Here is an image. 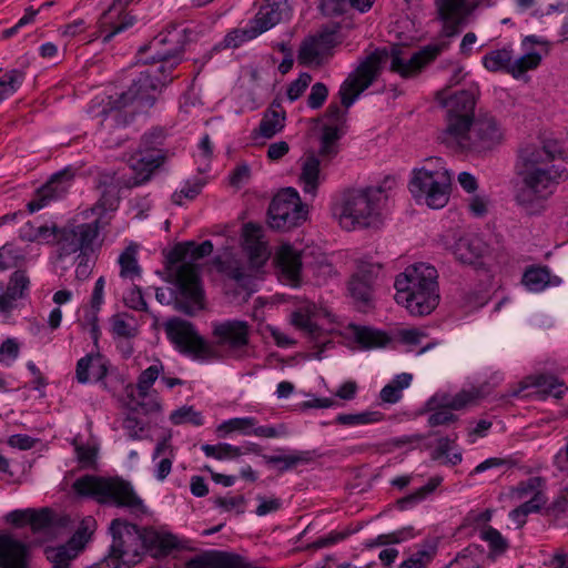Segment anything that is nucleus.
<instances>
[{"mask_svg":"<svg viewBox=\"0 0 568 568\" xmlns=\"http://www.w3.org/2000/svg\"><path fill=\"white\" fill-rule=\"evenodd\" d=\"M171 435L164 436L161 440L158 442L155 449L153 452V459L159 458L160 456L168 454L166 457L162 458L155 469V477L159 480H164L172 469L174 452L173 447L170 444Z\"/></svg>","mask_w":568,"mask_h":568,"instance_id":"nucleus-35","label":"nucleus"},{"mask_svg":"<svg viewBox=\"0 0 568 568\" xmlns=\"http://www.w3.org/2000/svg\"><path fill=\"white\" fill-rule=\"evenodd\" d=\"M518 175L521 176L525 189L518 192L516 200L519 204L526 205L532 197L546 199L552 194L559 181L566 180L568 173L565 168L548 164Z\"/></svg>","mask_w":568,"mask_h":568,"instance_id":"nucleus-15","label":"nucleus"},{"mask_svg":"<svg viewBox=\"0 0 568 568\" xmlns=\"http://www.w3.org/2000/svg\"><path fill=\"white\" fill-rule=\"evenodd\" d=\"M97 521L92 517L82 519L80 526L75 530L73 537L68 544L70 548H74L77 552L81 550L84 545L90 540L93 531L95 530Z\"/></svg>","mask_w":568,"mask_h":568,"instance_id":"nucleus-47","label":"nucleus"},{"mask_svg":"<svg viewBox=\"0 0 568 568\" xmlns=\"http://www.w3.org/2000/svg\"><path fill=\"white\" fill-rule=\"evenodd\" d=\"M52 6H54V1L43 2L39 9H33V7H28L26 9L24 16L13 27L8 28L2 31L1 38L9 39V38L16 36L22 27H24L29 23H32L38 13H40L44 9L51 8Z\"/></svg>","mask_w":568,"mask_h":568,"instance_id":"nucleus-52","label":"nucleus"},{"mask_svg":"<svg viewBox=\"0 0 568 568\" xmlns=\"http://www.w3.org/2000/svg\"><path fill=\"white\" fill-rule=\"evenodd\" d=\"M108 531L112 538L108 554L92 568H132L141 558L139 526L115 518Z\"/></svg>","mask_w":568,"mask_h":568,"instance_id":"nucleus-7","label":"nucleus"},{"mask_svg":"<svg viewBox=\"0 0 568 568\" xmlns=\"http://www.w3.org/2000/svg\"><path fill=\"white\" fill-rule=\"evenodd\" d=\"M328 95L327 87L322 82H316L312 85L311 92L307 97V105L311 109H320Z\"/></svg>","mask_w":568,"mask_h":568,"instance_id":"nucleus-60","label":"nucleus"},{"mask_svg":"<svg viewBox=\"0 0 568 568\" xmlns=\"http://www.w3.org/2000/svg\"><path fill=\"white\" fill-rule=\"evenodd\" d=\"M186 30L175 27L160 32L149 44L139 49V54L153 51L143 60L144 64L161 63L140 72L131 85L116 97H110L100 112V124L111 132L128 126L139 113L146 112L156 102L158 94L173 81L172 72L181 63L186 42Z\"/></svg>","mask_w":568,"mask_h":568,"instance_id":"nucleus-1","label":"nucleus"},{"mask_svg":"<svg viewBox=\"0 0 568 568\" xmlns=\"http://www.w3.org/2000/svg\"><path fill=\"white\" fill-rule=\"evenodd\" d=\"M547 501V497L542 491H536L531 498L517 508H515L516 515H529L531 513H538Z\"/></svg>","mask_w":568,"mask_h":568,"instance_id":"nucleus-58","label":"nucleus"},{"mask_svg":"<svg viewBox=\"0 0 568 568\" xmlns=\"http://www.w3.org/2000/svg\"><path fill=\"white\" fill-rule=\"evenodd\" d=\"M140 541H141V556L146 550L159 549L160 532L151 527H139Z\"/></svg>","mask_w":568,"mask_h":568,"instance_id":"nucleus-57","label":"nucleus"},{"mask_svg":"<svg viewBox=\"0 0 568 568\" xmlns=\"http://www.w3.org/2000/svg\"><path fill=\"white\" fill-rule=\"evenodd\" d=\"M448 47V39L442 38L435 43L423 47L408 59L404 58V49L398 44L392 45L390 49L386 47L375 49L359 62L356 69L342 83L338 91L342 105L345 109L353 105L361 93L377 80L383 65L389 59V70L392 72L398 73L405 79L413 78Z\"/></svg>","mask_w":568,"mask_h":568,"instance_id":"nucleus-2","label":"nucleus"},{"mask_svg":"<svg viewBox=\"0 0 568 568\" xmlns=\"http://www.w3.org/2000/svg\"><path fill=\"white\" fill-rule=\"evenodd\" d=\"M542 485L544 479L541 477H530L525 481H520L514 491L518 498L523 499L529 494L534 495L536 491H542Z\"/></svg>","mask_w":568,"mask_h":568,"instance_id":"nucleus-63","label":"nucleus"},{"mask_svg":"<svg viewBox=\"0 0 568 568\" xmlns=\"http://www.w3.org/2000/svg\"><path fill=\"white\" fill-rule=\"evenodd\" d=\"M446 89L437 91L436 101L447 110L446 130L442 133V142H454L462 133L468 131L475 121V106L479 95L478 87L460 90L446 97Z\"/></svg>","mask_w":568,"mask_h":568,"instance_id":"nucleus-8","label":"nucleus"},{"mask_svg":"<svg viewBox=\"0 0 568 568\" xmlns=\"http://www.w3.org/2000/svg\"><path fill=\"white\" fill-rule=\"evenodd\" d=\"M165 139L166 134L162 128H153L142 135L138 151L129 160L133 175L124 182L128 189L146 183L154 171L164 163L166 153L162 146Z\"/></svg>","mask_w":568,"mask_h":568,"instance_id":"nucleus-9","label":"nucleus"},{"mask_svg":"<svg viewBox=\"0 0 568 568\" xmlns=\"http://www.w3.org/2000/svg\"><path fill=\"white\" fill-rule=\"evenodd\" d=\"M532 385L537 387L545 395L555 398H561L567 387L556 376L548 374H540L534 377Z\"/></svg>","mask_w":568,"mask_h":568,"instance_id":"nucleus-42","label":"nucleus"},{"mask_svg":"<svg viewBox=\"0 0 568 568\" xmlns=\"http://www.w3.org/2000/svg\"><path fill=\"white\" fill-rule=\"evenodd\" d=\"M311 81H312L311 74H308L306 72L301 73L300 77L296 80H294L287 88L288 100L295 101L300 97H302V94L304 93V91L306 90V88L308 87Z\"/></svg>","mask_w":568,"mask_h":568,"instance_id":"nucleus-64","label":"nucleus"},{"mask_svg":"<svg viewBox=\"0 0 568 568\" xmlns=\"http://www.w3.org/2000/svg\"><path fill=\"white\" fill-rule=\"evenodd\" d=\"M119 264L121 267L120 275L122 277L139 276L141 274V267L136 261V250L134 246H128L119 256Z\"/></svg>","mask_w":568,"mask_h":568,"instance_id":"nucleus-51","label":"nucleus"},{"mask_svg":"<svg viewBox=\"0 0 568 568\" xmlns=\"http://www.w3.org/2000/svg\"><path fill=\"white\" fill-rule=\"evenodd\" d=\"M409 190L415 199L424 197L432 209L444 207L449 200L450 176L445 170H417L409 183Z\"/></svg>","mask_w":568,"mask_h":568,"instance_id":"nucleus-14","label":"nucleus"},{"mask_svg":"<svg viewBox=\"0 0 568 568\" xmlns=\"http://www.w3.org/2000/svg\"><path fill=\"white\" fill-rule=\"evenodd\" d=\"M100 219L89 223L65 224L62 227L52 225L54 244L58 246L59 257L69 256L79 252L78 258L84 260L94 252V245L100 233Z\"/></svg>","mask_w":568,"mask_h":568,"instance_id":"nucleus-11","label":"nucleus"},{"mask_svg":"<svg viewBox=\"0 0 568 568\" xmlns=\"http://www.w3.org/2000/svg\"><path fill=\"white\" fill-rule=\"evenodd\" d=\"M348 291L359 312H368L374 308V285L362 282L357 277H351Z\"/></svg>","mask_w":568,"mask_h":568,"instance_id":"nucleus-33","label":"nucleus"},{"mask_svg":"<svg viewBox=\"0 0 568 568\" xmlns=\"http://www.w3.org/2000/svg\"><path fill=\"white\" fill-rule=\"evenodd\" d=\"M523 284L531 292H540L550 283V272L547 266H529L524 272Z\"/></svg>","mask_w":568,"mask_h":568,"instance_id":"nucleus-39","label":"nucleus"},{"mask_svg":"<svg viewBox=\"0 0 568 568\" xmlns=\"http://www.w3.org/2000/svg\"><path fill=\"white\" fill-rule=\"evenodd\" d=\"M201 449L207 457H213L219 460L235 458L243 454L241 447L227 443H220L217 445L204 444Z\"/></svg>","mask_w":568,"mask_h":568,"instance_id":"nucleus-49","label":"nucleus"},{"mask_svg":"<svg viewBox=\"0 0 568 568\" xmlns=\"http://www.w3.org/2000/svg\"><path fill=\"white\" fill-rule=\"evenodd\" d=\"M202 186H203V183L200 179H196L192 183L186 182V184L181 189L180 192H175L172 195V200L175 204L181 205L183 197L189 199V200L195 199L200 194Z\"/></svg>","mask_w":568,"mask_h":568,"instance_id":"nucleus-61","label":"nucleus"},{"mask_svg":"<svg viewBox=\"0 0 568 568\" xmlns=\"http://www.w3.org/2000/svg\"><path fill=\"white\" fill-rule=\"evenodd\" d=\"M130 396H131V406H130L131 413H136V414L141 413L144 415H148L151 413L160 412V409H161V404L158 400V396L155 393L151 394L150 390H145V395L138 394L136 399L133 397V395H130Z\"/></svg>","mask_w":568,"mask_h":568,"instance_id":"nucleus-45","label":"nucleus"},{"mask_svg":"<svg viewBox=\"0 0 568 568\" xmlns=\"http://www.w3.org/2000/svg\"><path fill=\"white\" fill-rule=\"evenodd\" d=\"M164 366L160 361L144 369L138 377L136 390L139 395H145V390H150L154 382L163 373Z\"/></svg>","mask_w":568,"mask_h":568,"instance_id":"nucleus-53","label":"nucleus"},{"mask_svg":"<svg viewBox=\"0 0 568 568\" xmlns=\"http://www.w3.org/2000/svg\"><path fill=\"white\" fill-rule=\"evenodd\" d=\"M413 381V375L409 373H402L396 375L387 385H385L381 393L379 398L387 404H395L400 400L403 390L409 387Z\"/></svg>","mask_w":568,"mask_h":568,"instance_id":"nucleus-36","label":"nucleus"},{"mask_svg":"<svg viewBox=\"0 0 568 568\" xmlns=\"http://www.w3.org/2000/svg\"><path fill=\"white\" fill-rule=\"evenodd\" d=\"M187 568H252L241 556L206 550L187 561Z\"/></svg>","mask_w":568,"mask_h":568,"instance_id":"nucleus-24","label":"nucleus"},{"mask_svg":"<svg viewBox=\"0 0 568 568\" xmlns=\"http://www.w3.org/2000/svg\"><path fill=\"white\" fill-rule=\"evenodd\" d=\"M257 36H260V32H257V29L255 28L254 23L251 20L250 27L244 29H234L230 31L225 36L223 44L225 48H239L245 41L252 40Z\"/></svg>","mask_w":568,"mask_h":568,"instance_id":"nucleus-50","label":"nucleus"},{"mask_svg":"<svg viewBox=\"0 0 568 568\" xmlns=\"http://www.w3.org/2000/svg\"><path fill=\"white\" fill-rule=\"evenodd\" d=\"M541 61V57L537 52H528L521 55L516 61L511 62V68L509 69V73L514 78H518L528 70L536 69Z\"/></svg>","mask_w":568,"mask_h":568,"instance_id":"nucleus-55","label":"nucleus"},{"mask_svg":"<svg viewBox=\"0 0 568 568\" xmlns=\"http://www.w3.org/2000/svg\"><path fill=\"white\" fill-rule=\"evenodd\" d=\"M72 487L77 494L92 497L100 504L138 510L144 508L143 500L136 495L132 485L121 478L84 475L78 478Z\"/></svg>","mask_w":568,"mask_h":568,"instance_id":"nucleus-6","label":"nucleus"},{"mask_svg":"<svg viewBox=\"0 0 568 568\" xmlns=\"http://www.w3.org/2000/svg\"><path fill=\"white\" fill-rule=\"evenodd\" d=\"M321 53L316 41L312 39L304 41L298 50V62L301 64H311L318 60Z\"/></svg>","mask_w":568,"mask_h":568,"instance_id":"nucleus-62","label":"nucleus"},{"mask_svg":"<svg viewBox=\"0 0 568 568\" xmlns=\"http://www.w3.org/2000/svg\"><path fill=\"white\" fill-rule=\"evenodd\" d=\"M438 19L443 27L440 38H453L467 24L468 17L476 8L471 0H436Z\"/></svg>","mask_w":568,"mask_h":568,"instance_id":"nucleus-17","label":"nucleus"},{"mask_svg":"<svg viewBox=\"0 0 568 568\" xmlns=\"http://www.w3.org/2000/svg\"><path fill=\"white\" fill-rule=\"evenodd\" d=\"M356 343L363 348H374L385 346L389 337L382 331L365 326H353Z\"/></svg>","mask_w":568,"mask_h":568,"instance_id":"nucleus-40","label":"nucleus"},{"mask_svg":"<svg viewBox=\"0 0 568 568\" xmlns=\"http://www.w3.org/2000/svg\"><path fill=\"white\" fill-rule=\"evenodd\" d=\"M47 559L51 562V568H70L71 561L77 557V550L69 545L59 547H47Z\"/></svg>","mask_w":568,"mask_h":568,"instance_id":"nucleus-43","label":"nucleus"},{"mask_svg":"<svg viewBox=\"0 0 568 568\" xmlns=\"http://www.w3.org/2000/svg\"><path fill=\"white\" fill-rule=\"evenodd\" d=\"M212 252L213 243L210 240H206L201 244H196L194 241L178 243L166 256L169 264L168 271H174L176 267L175 265L179 263L184 264L183 262L187 257H190L191 261H197L209 256Z\"/></svg>","mask_w":568,"mask_h":568,"instance_id":"nucleus-26","label":"nucleus"},{"mask_svg":"<svg viewBox=\"0 0 568 568\" xmlns=\"http://www.w3.org/2000/svg\"><path fill=\"white\" fill-rule=\"evenodd\" d=\"M321 162L314 155H308L302 164L300 182L303 184V191L306 194L315 196L320 185Z\"/></svg>","mask_w":568,"mask_h":568,"instance_id":"nucleus-34","label":"nucleus"},{"mask_svg":"<svg viewBox=\"0 0 568 568\" xmlns=\"http://www.w3.org/2000/svg\"><path fill=\"white\" fill-rule=\"evenodd\" d=\"M288 16L290 6L287 0H267L266 3L260 8L254 19H252V22L261 34L287 19Z\"/></svg>","mask_w":568,"mask_h":568,"instance_id":"nucleus-27","label":"nucleus"},{"mask_svg":"<svg viewBox=\"0 0 568 568\" xmlns=\"http://www.w3.org/2000/svg\"><path fill=\"white\" fill-rule=\"evenodd\" d=\"M427 408L433 410L428 416V425L432 427L449 425L458 420V416L453 414L449 408H446L445 403L435 395L427 402Z\"/></svg>","mask_w":568,"mask_h":568,"instance_id":"nucleus-37","label":"nucleus"},{"mask_svg":"<svg viewBox=\"0 0 568 568\" xmlns=\"http://www.w3.org/2000/svg\"><path fill=\"white\" fill-rule=\"evenodd\" d=\"M68 524V518L58 516L52 509L44 507L39 510L33 509L29 518V526L33 534H41L44 539L55 537L60 529Z\"/></svg>","mask_w":568,"mask_h":568,"instance_id":"nucleus-25","label":"nucleus"},{"mask_svg":"<svg viewBox=\"0 0 568 568\" xmlns=\"http://www.w3.org/2000/svg\"><path fill=\"white\" fill-rule=\"evenodd\" d=\"M285 119L286 114L285 111L281 109V104L277 101H273L264 111L258 128L253 130V139H257L258 136L272 139L284 129Z\"/></svg>","mask_w":568,"mask_h":568,"instance_id":"nucleus-28","label":"nucleus"},{"mask_svg":"<svg viewBox=\"0 0 568 568\" xmlns=\"http://www.w3.org/2000/svg\"><path fill=\"white\" fill-rule=\"evenodd\" d=\"M480 538L488 544L490 552L496 556L505 554L509 548L507 539L503 537L499 530L491 526H486L480 531Z\"/></svg>","mask_w":568,"mask_h":568,"instance_id":"nucleus-48","label":"nucleus"},{"mask_svg":"<svg viewBox=\"0 0 568 568\" xmlns=\"http://www.w3.org/2000/svg\"><path fill=\"white\" fill-rule=\"evenodd\" d=\"M169 341L183 355L193 359L216 358L214 348L197 333L194 325L181 317L169 318L164 324Z\"/></svg>","mask_w":568,"mask_h":568,"instance_id":"nucleus-12","label":"nucleus"},{"mask_svg":"<svg viewBox=\"0 0 568 568\" xmlns=\"http://www.w3.org/2000/svg\"><path fill=\"white\" fill-rule=\"evenodd\" d=\"M30 278L23 270L14 271L4 285L0 282V313L10 314L18 306V301L28 296Z\"/></svg>","mask_w":568,"mask_h":568,"instance_id":"nucleus-22","label":"nucleus"},{"mask_svg":"<svg viewBox=\"0 0 568 568\" xmlns=\"http://www.w3.org/2000/svg\"><path fill=\"white\" fill-rule=\"evenodd\" d=\"M170 420L174 425L192 424L194 426L203 425L202 414L193 408V406H182L170 415Z\"/></svg>","mask_w":568,"mask_h":568,"instance_id":"nucleus-54","label":"nucleus"},{"mask_svg":"<svg viewBox=\"0 0 568 568\" xmlns=\"http://www.w3.org/2000/svg\"><path fill=\"white\" fill-rule=\"evenodd\" d=\"M292 324L300 331L304 332L306 336L310 338V341L321 343V345H318V351L314 354V357L317 359H322L323 352L327 347L332 346L331 341L321 342L323 329L315 322L312 321L308 314H305L300 311L293 312Z\"/></svg>","mask_w":568,"mask_h":568,"instance_id":"nucleus-32","label":"nucleus"},{"mask_svg":"<svg viewBox=\"0 0 568 568\" xmlns=\"http://www.w3.org/2000/svg\"><path fill=\"white\" fill-rule=\"evenodd\" d=\"M124 303L128 307L134 311L149 312L148 303L143 297L140 286L133 285L129 293L124 296Z\"/></svg>","mask_w":568,"mask_h":568,"instance_id":"nucleus-59","label":"nucleus"},{"mask_svg":"<svg viewBox=\"0 0 568 568\" xmlns=\"http://www.w3.org/2000/svg\"><path fill=\"white\" fill-rule=\"evenodd\" d=\"M560 153L557 142H548L542 146L532 143L523 145L518 150L516 173L521 174L546 166Z\"/></svg>","mask_w":568,"mask_h":568,"instance_id":"nucleus-18","label":"nucleus"},{"mask_svg":"<svg viewBox=\"0 0 568 568\" xmlns=\"http://www.w3.org/2000/svg\"><path fill=\"white\" fill-rule=\"evenodd\" d=\"M171 283L174 288L165 292L163 288H156L155 298L163 305L173 304L174 308L187 316H194L196 312L205 306V293L203 290L199 265L184 262L169 271Z\"/></svg>","mask_w":568,"mask_h":568,"instance_id":"nucleus-5","label":"nucleus"},{"mask_svg":"<svg viewBox=\"0 0 568 568\" xmlns=\"http://www.w3.org/2000/svg\"><path fill=\"white\" fill-rule=\"evenodd\" d=\"M215 344L232 357H242L250 342V325L245 321L227 320L213 323Z\"/></svg>","mask_w":568,"mask_h":568,"instance_id":"nucleus-16","label":"nucleus"},{"mask_svg":"<svg viewBox=\"0 0 568 568\" xmlns=\"http://www.w3.org/2000/svg\"><path fill=\"white\" fill-rule=\"evenodd\" d=\"M133 0H113L108 10L101 14L98 24L101 36L105 33L102 38L103 43L110 42L115 34L135 23V17L124 13V9Z\"/></svg>","mask_w":568,"mask_h":568,"instance_id":"nucleus-19","label":"nucleus"},{"mask_svg":"<svg viewBox=\"0 0 568 568\" xmlns=\"http://www.w3.org/2000/svg\"><path fill=\"white\" fill-rule=\"evenodd\" d=\"M386 199L383 186L347 190L334 206L333 215L346 231L371 227L379 222L381 203Z\"/></svg>","mask_w":568,"mask_h":568,"instance_id":"nucleus-4","label":"nucleus"},{"mask_svg":"<svg viewBox=\"0 0 568 568\" xmlns=\"http://www.w3.org/2000/svg\"><path fill=\"white\" fill-rule=\"evenodd\" d=\"M92 372L95 382L102 381L108 374V362L101 354H88L80 358L75 367V378L80 384L90 382V374Z\"/></svg>","mask_w":568,"mask_h":568,"instance_id":"nucleus-31","label":"nucleus"},{"mask_svg":"<svg viewBox=\"0 0 568 568\" xmlns=\"http://www.w3.org/2000/svg\"><path fill=\"white\" fill-rule=\"evenodd\" d=\"M437 270L426 263H415L396 276V301L414 316L430 314L439 304Z\"/></svg>","mask_w":568,"mask_h":568,"instance_id":"nucleus-3","label":"nucleus"},{"mask_svg":"<svg viewBox=\"0 0 568 568\" xmlns=\"http://www.w3.org/2000/svg\"><path fill=\"white\" fill-rule=\"evenodd\" d=\"M73 178L74 173L70 169L54 173L28 203L29 212L34 213L44 207L50 200L61 197L68 191Z\"/></svg>","mask_w":568,"mask_h":568,"instance_id":"nucleus-21","label":"nucleus"},{"mask_svg":"<svg viewBox=\"0 0 568 568\" xmlns=\"http://www.w3.org/2000/svg\"><path fill=\"white\" fill-rule=\"evenodd\" d=\"M381 268V263L359 260L357 261L356 272L352 275V277H357L362 282H367L368 284L375 285V281Z\"/></svg>","mask_w":568,"mask_h":568,"instance_id":"nucleus-56","label":"nucleus"},{"mask_svg":"<svg viewBox=\"0 0 568 568\" xmlns=\"http://www.w3.org/2000/svg\"><path fill=\"white\" fill-rule=\"evenodd\" d=\"M275 262L281 280L293 287H298L302 281V252L290 243L282 244L276 252Z\"/></svg>","mask_w":568,"mask_h":568,"instance_id":"nucleus-23","label":"nucleus"},{"mask_svg":"<svg viewBox=\"0 0 568 568\" xmlns=\"http://www.w3.org/2000/svg\"><path fill=\"white\" fill-rule=\"evenodd\" d=\"M257 425L255 417H235L223 422L216 428L219 437L223 438L233 432H239L242 435H253L254 426Z\"/></svg>","mask_w":568,"mask_h":568,"instance_id":"nucleus-38","label":"nucleus"},{"mask_svg":"<svg viewBox=\"0 0 568 568\" xmlns=\"http://www.w3.org/2000/svg\"><path fill=\"white\" fill-rule=\"evenodd\" d=\"M513 51L508 48L493 50L483 58L484 67L490 72L507 71L511 68Z\"/></svg>","mask_w":568,"mask_h":568,"instance_id":"nucleus-41","label":"nucleus"},{"mask_svg":"<svg viewBox=\"0 0 568 568\" xmlns=\"http://www.w3.org/2000/svg\"><path fill=\"white\" fill-rule=\"evenodd\" d=\"M24 72L12 69L0 78V103L7 98L13 95L22 85Z\"/></svg>","mask_w":568,"mask_h":568,"instance_id":"nucleus-44","label":"nucleus"},{"mask_svg":"<svg viewBox=\"0 0 568 568\" xmlns=\"http://www.w3.org/2000/svg\"><path fill=\"white\" fill-rule=\"evenodd\" d=\"M505 140V130L489 112H479L468 131L454 142L462 152L483 154L493 151Z\"/></svg>","mask_w":568,"mask_h":568,"instance_id":"nucleus-10","label":"nucleus"},{"mask_svg":"<svg viewBox=\"0 0 568 568\" xmlns=\"http://www.w3.org/2000/svg\"><path fill=\"white\" fill-rule=\"evenodd\" d=\"M486 252V243L474 234L459 237L453 248L455 257L464 264H475Z\"/></svg>","mask_w":568,"mask_h":568,"instance_id":"nucleus-29","label":"nucleus"},{"mask_svg":"<svg viewBox=\"0 0 568 568\" xmlns=\"http://www.w3.org/2000/svg\"><path fill=\"white\" fill-rule=\"evenodd\" d=\"M30 544L10 532H0V568H30Z\"/></svg>","mask_w":568,"mask_h":568,"instance_id":"nucleus-20","label":"nucleus"},{"mask_svg":"<svg viewBox=\"0 0 568 568\" xmlns=\"http://www.w3.org/2000/svg\"><path fill=\"white\" fill-rule=\"evenodd\" d=\"M307 205L302 203L294 187L281 190L271 201L267 216L273 230L288 231L301 225L307 219Z\"/></svg>","mask_w":568,"mask_h":568,"instance_id":"nucleus-13","label":"nucleus"},{"mask_svg":"<svg viewBox=\"0 0 568 568\" xmlns=\"http://www.w3.org/2000/svg\"><path fill=\"white\" fill-rule=\"evenodd\" d=\"M384 419V414L377 410L362 412L357 414H339L335 422L339 425L355 426L377 423Z\"/></svg>","mask_w":568,"mask_h":568,"instance_id":"nucleus-46","label":"nucleus"},{"mask_svg":"<svg viewBox=\"0 0 568 568\" xmlns=\"http://www.w3.org/2000/svg\"><path fill=\"white\" fill-rule=\"evenodd\" d=\"M323 454L316 449L294 450L290 455H262L267 465H277L278 473L283 474L296 468L300 465H306L322 457Z\"/></svg>","mask_w":568,"mask_h":568,"instance_id":"nucleus-30","label":"nucleus"}]
</instances>
